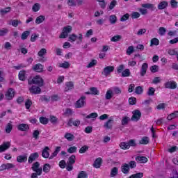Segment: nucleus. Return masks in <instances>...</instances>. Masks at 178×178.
<instances>
[{
	"label": "nucleus",
	"mask_w": 178,
	"mask_h": 178,
	"mask_svg": "<svg viewBox=\"0 0 178 178\" xmlns=\"http://www.w3.org/2000/svg\"><path fill=\"white\" fill-rule=\"evenodd\" d=\"M109 22L111 24H115L116 22H118V17L115 15H111L109 17Z\"/></svg>",
	"instance_id": "473e14b6"
},
{
	"label": "nucleus",
	"mask_w": 178,
	"mask_h": 178,
	"mask_svg": "<svg viewBox=\"0 0 178 178\" xmlns=\"http://www.w3.org/2000/svg\"><path fill=\"white\" fill-rule=\"evenodd\" d=\"M33 69L34 72H37L38 73H41V72H43L44 70V65H42V64L41 63H38L33 67Z\"/></svg>",
	"instance_id": "dca6fc26"
},
{
	"label": "nucleus",
	"mask_w": 178,
	"mask_h": 178,
	"mask_svg": "<svg viewBox=\"0 0 178 178\" xmlns=\"http://www.w3.org/2000/svg\"><path fill=\"white\" fill-rule=\"evenodd\" d=\"M88 151V146L84 145L79 149V154H84Z\"/></svg>",
	"instance_id": "3c124183"
},
{
	"label": "nucleus",
	"mask_w": 178,
	"mask_h": 178,
	"mask_svg": "<svg viewBox=\"0 0 178 178\" xmlns=\"http://www.w3.org/2000/svg\"><path fill=\"white\" fill-rule=\"evenodd\" d=\"M28 84H36V86L39 87H42V86H44V79L40 76H36L33 79L30 78L28 80Z\"/></svg>",
	"instance_id": "f257e3e1"
},
{
	"label": "nucleus",
	"mask_w": 178,
	"mask_h": 178,
	"mask_svg": "<svg viewBox=\"0 0 178 178\" xmlns=\"http://www.w3.org/2000/svg\"><path fill=\"white\" fill-rule=\"evenodd\" d=\"M29 35H30V31H25L22 33L21 38L22 40H27V37H29Z\"/></svg>",
	"instance_id": "79ce46f5"
},
{
	"label": "nucleus",
	"mask_w": 178,
	"mask_h": 178,
	"mask_svg": "<svg viewBox=\"0 0 178 178\" xmlns=\"http://www.w3.org/2000/svg\"><path fill=\"white\" fill-rule=\"evenodd\" d=\"M130 70L129 69H126L122 72V77H129L130 76Z\"/></svg>",
	"instance_id": "49530a36"
},
{
	"label": "nucleus",
	"mask_w": 178,
	"mask_h": 178,
	"mask_svg": "<svg viewBox=\"0 0 178 178\" xmlns=\"http://www.w3.org/2000/svg\"><path fill=\"white\" fill-rule=\"evenodd\" d=\"M76 40H79L77 44H81V42H83V33H79L78 36L74 33L69 35L68 41H70V42H74Z\"/></svg>",
	"instance_id": "7ed1b4c3"
},
{
	"label": "nucleus",
	"mask_w": 178,
	"mask_h": 178,
	"mask_svg": "<svg viewBox=\"0 0 178 178\" xmlns=\"http://www.w3.org/2000/svg\"><path fill=\"white\" fill-rule=\"evenodd\" d=\"M91 95H99V90L95 87L90 88Z\"/></svg>",
	"instance_id": "c756f323"
},
{
	"label": "nucleus",
	"mask_w": 178,
	"mask_h": 178,
	"mask_svg": "<svg viewBox=\"0 0 178 178\" xmlns=\"http://www.w3.org/2000/svg\"><path fill=\"white\" fill-rule=\"evenodd\" d=\"M143 87L141 86H137L135 89V92L136 94L140 95V94H143Z\"/></svg>",
	"instance_id": "bf43d9fd"
},
{
	"label": "nucleus",
	"mask_w": 178,
	"mask_h": 178,
	"mask_svg": "<svg viewBox=\"0 0 178 178\" xmlns=\"http://www.w3.org/2000/svg\"><path fill=\"white\" fill-rule=\"evenodd\" d=\"M113 97V91L107 90L105 96L106 99H111Z\"/></svg>",
	"instance_id": "58836bf2"
},
{
	"label": "nucleus",
	"mask_w": 178,
	"mask_h": 178,
	"mask_svg": "<svg viewBox=\"0 0 178 178\" xmlns=\"http://www.w3.org/2000/svg\"><path fill=\"white\" fill-rule=\"evenodd\" d=\"M121 172L124 173V175H127L130 172V165L127 163H124L121 166Z\"/></svg>",
	"instance_id": "f3484780"
},
{
	"label": "nucleus",
	"mask_w": 178,
	"mask_h": 178,
	"mask_svg": "<svg viewBox=\"0 0 178 178\" xmlns=\"http://www.w3.org/2000/svg\"><path fill=\"white\" fill-rule=\"evenodd\" d=\"M40 122L42 124H48V118L44 117L40 118Z\"/></svg>",
	"instance_id": "6e6d98bb"
},
{
	"label": "nucleus",
	"mask_w": 178,
	"mask_h": 178,
	"mask_svg": "<svg viewBox=\"0 0 178 178\" xmlns=\"http://www.w3.org/2000/svg\"><path fill=\"white\" fill-rule=\"evenodd\" d=\"M168 5H169V3H168V1H161L158 5V10H162L163 9H166Z\"/></svg>",
	"instance_id": "5701e85b"
},
{
	"label": "nucleus",
	"mask_w": 178,
	"mask_h": 178,
	"mask_svg": "<svg viewBox=\"0 0 178 178\" xmlns=\"http://www.w3.org/2000/svg\"><path fill=\"white\" fill-rule=\"evenodd\" d=\"M159 35H165L166 34V29L165 27H160L159 29Z\"/></svg>",
	"instance_id": "8fccbe9b"
},
{
	"label": "nucleus",
	"mask_w": 178,
	"mask_h": 178,
	"mask_svg": "<svg viewBox=\"0 0 178 178\" xmlns=\"http://www.w3.org/2000/svg\"><path fill=\"white\" fill-rule=\"evenodd\" d=\"M38 156H40V155L38 152L31 154L28 159L29 163H33L35 159H38Z\"/></svg>",
	"instance_id": "9b49d317"
},
{
	"label": "nucleus",
	"mask_w": 178,
	"mask_h": 178,
	"mask_svg": "<svg viewBox=\"0 0 178 178\" xmlns=\"http://www.w3.org/2000/svg\"><path fill=\"white\" fill-rule=\"evenodd\" d=\"M88 177V175H87V172L86 171H81L79 175L77 178H87Z\"/></svg>",
	"instance_id": "c03bdc74"
},
{
	"label": "nucleus",
	"mask_w": 178,
	"mask_h": 178,
	"mask_svg": "<svg viewBox=\"0 0 178 178\" xmlns=\"http://www.w3.org/2000/svg\"><path fill=\"white\" fill-rule=\"evenodd\" d=\"M18 76L19 79L21 80V81H24L27 79V76H26V71H20L19 72Z\"/></svg>",
	"instance_id": "bb28decb"
},
{
	"label": "nucleus",
	"mask_w": 178,
	"mask_h": 178,
	"mask_svg": "<svg viewBox=\"0 0 178 178\" xmlns=\"http://www.w3.org/2000/svg\"><path fill=\"white\" fill-rule=\"evenodd\" d=\"M113 94H117V95H119V94H122V90H120L119 88L118 87H114L113 88Z\"/></svg>",
	"instance_id": "680f3d73"
},
{
	"label": "nucleus",
	"mask_w": 178,
	"mask_h": 178,
	"mask_svg": "<svg viewBox=\"0 0 178 178\" xmlns=\"http://www.w3.org/2000/svg\"><path fill=\"white\" fill-rule=\"evenodd\" d=\"M130 17V15L129 13H127L124 15L121 18H120V22H126V20H128V19Z\"/></svg>",
	"instance_id": "e2e57ef3"
},
{
	"label": "nucleus",
	"mask_w": 178,
	"mask_h": 178,
	"mask_svg": "<svg viewBox=\"0 0 178 178\" xmlns=\"http://www.w3.org/2000/svg\"><path fill=\"white\" fill-rule=\"evenodd\" d=\"M42 156L43 158H49V147H45L44 149L42 152Z\"/></svg>",
	"instance_id": "393cba45"
},
{
	"label": "nucleus",
	"mask_w": 178,
	"mask_h": 178,
	"mask_svg": "<svg viewBox=\"0 0 178 178\" xmlns=\"http://www.w3.org/2000/svg\"><path fill=\"white\" fill-rule=\"evenodd\" d=\"M98 118V113H92L86 117V119H97Z\"/></svg>",
	"instance_id": "a19ab883"
},
{
	"label": "nucleus",
	"mask_w": 178,
	"mask_h": 178,
	"mask_svg": "<svg viewBox=\"0 0 178 178\" xmlns=\"http://www.w3.org/2000/svg\"><path fill=\"white\" fill-rule=\"evenodd\" d=\"M113 70H115V67L113 66H107L106 67H104L103 72H102V74H103V76H109V74H111L112 73V72H113Z\"/></svg>",
	"instance_id": "6e6552de"
},
{
	"label": "nucleus",
	"mask_w": 178,
	"mask_h": 178,
	"mask_svg": "<svg viewBox=\"0 0 178 178\" xmlns=\"http://www.w3.org/2000/svg\"><path fill=\"white\" fill-rule=\"evenodd\" d=\"M64 137L68 141H73L74 140V135L70 133H66Z\"/></svg>",
	"instance_id": "2f4dec72"
},
{
	"label": "nucleus",
	"mask_w": 178,
	"mask_h": 178,
	"mask_svg": "<svg viewBox=\"0 0 178 178\" xmlns=\"http://www.w3.org/2000/svg\"><path fill=\"white\" fill-rule=\"evenodd\" d=\"M74 88V84L72 81H69L65 83V92H67L70 90H73Z\"/></svg>",
	"instance_id": "6ab92c4d"
},
{
	"label": "nucleus",
	"mask_w": 178,
	"mask_h": 178,
	"mask_svg": "<svg viewBox=\"0 0 178 178\" xmlns=\"http://www.w3.org/2000/svg\"><path fill=\"white\" fill-rule=\"evenodd\" d=\"M118 173H119V168H118L117 167H114L111 169L110 176L111 177H115L118 175Z\"/></svg>",
	"instance_id": "cd10ccee"
},
{
	"label": "nucleus",
	"mask_w": 178,
	"mask_h": 178,
	"mask_svg": "<svg viewBox=\"0 0 178 178\" xmlns=\"http://www.w3.org/2000/svg\"><path fill=\"white\" fill-rule=\"evenodd\" d=\"M49 170H51V165L48 163L44 164L43 166V172H44V173H48Z\"/></svg>",
	"instance_id": "37998d69"
},
{
	"label": "nucleus",
	"mask_w": 178,
	"mask_h": 178,
	"mask_svg": "<svg viewBox=\"0 0 178 178\" xmlns=\"http://www.w3.org/2000/svg\"><path fill=\"white\" fill-rule=\"evenodd\" d=\"M59 99H60V97H59V95H51V100L53 102L59 101Z\"/></svg>",
	"instance_id": "69168bd1"
},
{
	"label": "nucleus",
	"mask_w": 178,
	"mask_h": 178,
	"mask_svg": "<svg viewBox=\"0 0 178 178\" xmlns=\"http://www.w3.org/2000/svg\"><path fill=\"white\" fill-rule=\"evenodd\" d=\"M113 117H110L108 120L104 123V127H105V129H111L113 127Z\"/></svg>",
	"instance_id": "4468645a"
},
{
	"label": "nucleus",
	"mask_w": 178,
	"mask_h": 178,
	"mask_svg": "<svg viewBox=\"0 0 178 178\" xmlns=\"http://www.w3.org/2000/svg\"><path fill=\"white\" fill-rule=\"evenodd\" d=\"M101 165H102V159L101 157L97 158L93 164L94 168L97 169L101 168Z\"/></svg>",
	"instance_id": "b1692460"
},
{
	"label": "nucleus",
	"mask_w": 178,
	"mask_h": 178,
	"mask_svg": "<svg viewBox=\"0 0 178 178\" xmlns=\"http://www.w3.org/2000/svg\"><path fill=\"white\" fill-rule=\"evenodd\" d=\"M86 96H81V98L76 102L74 104L75 108H84L86 104Z\"/></svg>",
	"instance_id": "39448f33"
},
{
	"label": "nucleus",
	"mask_w": 178,
	"mask_h": 178,
	"mask_svg": "<svg viewBox=\"0 0 178 178\" xmlns=\"http://www.w3.org/2000/svg\"><path fill=\"white\" fill-rule=\"evenodd\" d=\"M12 129H13V126L12 125V124L8 123L6 127V133H7V134H9V133L12 131Z\"/></svg>",
	"instance_id": "de8ad7c7"
},
{
	"label": "nucleus",
	"mask_w": 178,
	"mask_h": 178,
	"mask_svg": "<svg viewBox=\"0 0 178 178\" xmlns=\"http://www.w3.org/2000/svg\"><path fill=\"white\" fill-rule=\"evenodd\" d=\"M177 115H176V111H175L174 113L170 114L168 117L167 119L168 120H172V119H176Z\"/></svg>",
	"instance_id": "13d9d810"
},
{
	"label": "nucleus",
	"mask_w": 178,
	"mask_h": 178,
	"mask_svg": "<svg viewBox=\"0 0 178 178\" xmlns=\"http://www.w3.org/2000/svg\"><path fill=\"white\" fill-rule=\"evenodd\" d=\"M134 52V47L129 46L127 49V55H131Z\"/></svg>",
	"instance_id": "5fc2aeb1"
},
{
	"label": "nucleus",
	"mask_w": 178,
	"mask_h": 178,
	"mask_svg": "<svg viewBox=\"0 0 178 178\" xmlns=\"http://www.w3.org/2000/svg\"><path fill=\"white\" fill-rule=\"evenodd\" d=\"M15 97V91L13 89L10 88L6 93V98L8 100L12 99Z\"/></svg>",
	"instance_id": "a211bd4d"
},
{
	"label": "nucleus",
	"mask_w": 178,
	"mask_h": 178,
	"mask_svg": "<svg viewBox=\"0 0 178 178\" xmlns=\"http://www.w3.org/2000/svg\"><path fill=\"white\" fill-rule=\"evenodd\" d=\"M152 73H156L159 70V67L158 65H153L150 67Z\"/></svg>",
	"instance_id": "052dcab7"
},
{
	"label": "nucleus",
	"mask_w": 178,
	"mask_h": 178,
	"mask_svg": "<svg viewBox=\"0 0 178 178\" xmlns=\"http://www.w3.org/2000/svg\"><path fill=\"white\" fill-rule=\"evenodd\" d=\"M9 148H10V143L4 142L1 145H0V152H4V151L9 149Z\"/></svg>",
	"instance_id": "ddd939ff"
},
{
	"label": "nucleus",
	"mask_w": 178,
	"mask_h": 178,
	"mask_svg": "<svg viewBox=\"0 0 178 178\" xmlns=\"http://www.w3.org/2000/svg\"><path fill=\"white\" fill-rule=\"evenodd\" d=\"M116 5H118V1L116 0H113L110 3V5L108 6V9L110 10H112V9H113V8H115V6H116Z\"/></svg>",
	"instance_id": "a18cd8bd"
},
{
	"label": "nucleus",
	"mask_w": 178,
	"mask_h": 178,
	"mask_svg": "<svg viewBox=\"0 0 178 178\" xmlns=\"http://www.w3.org/2000/svg\"><path fill=\"white\" fill-rule=\"evenodd\" d=\"M17 129L20 131H27V130L30 129V127H29V124H20L18 125Z\"/></svg>",
	"instance_id": "4be33fe9"
},
{
	"label": "nucleus",
	"mask_w": 178,
	"mask_h": 178,
	"mask_svg": "<svg viewBox=\"0 0 178 178\" xmlns=\"http://www.w3.org/2000/svg\"><path fill=\"white\" fill-rule=\"evenodd\" d=\"M33 12H38L40 10V3H36L33 5L32 8Z\"/></svg>",
	"instance_id": "0e129e2a"
},
{
	"label": "nucleus",
	"mask_w": 178,
	"mask_h": 178,
	"mask_svg": "<svg viewBox=\"0 0 178 178\" xmlns=\"http://www.w3.org/2000/svg\"><path fill=\"white\" fill-rule=\"evenodd\" d=\"M13 168H15V165H13V163H4L0 166V172H3L4 170H9V169H13Z\"/></svg>",
	"instance_id": "1a4fd4ad"
},
{
	"label": "nucleus",
	"mask_w": 178,
	"mask_h": 178,
	"mask_svg": "<svg viewBox=\"0 0 178 178\" xmlns=\"http://www.w3.org/2000/svg\"><path fill=\"white\" fill-rule=\"evenodd\" d=\"M143 177H144V173L138 172L136 174H134L131 175L129 178H143Z\"/></svg>",
	"instance_id": "4c0bfd02"
},
{
	"label": "nucleus",
	"mask_w": 178,
	"mask_h": 178,
	"mask_svg": "<svg viewBox=\"0 0 178 178\" xmlns=\"http://www.w3.org/2000/svg\"><path fill=\"white\" fill-rule=\"evenodd\" d=\"M136 161L139 163H147V162H148V159L143 156H138L136 157Z\"/></svg>",
	"instance_id": "412c9836"
},
{
	"label": "nucleus",
	"mask_w": 178,
	"mask_h": 178,
	"mask_svg": "<svg viewBox=\"0 0 178 178\" xmlns=\"http://www.w3.org/2000/svg\"><path fill=\"white\" fill-rule=\"evenodd\" d=\"M120 148H122V149H129V148H130L129 143H126V142H122L120 144Z\"/></svg>",
	"instance_id": "ea45409f"
},
{
	"label": "nucleus",
	"mask_w": 178,
	"mask_h": 178,
	"mask_svg": "<svg viewBox=\"0 0 178 178\" xmlns=\"http://www.w3.org/2000/svg\"><path fill=\"white\" fill-rule=\"evenodd\" d=\"M45 54H47V49L43 48L38 53V56L42 57Z\"/></svg>",
	"instance_id": "338daca9"
},
{
	"label": "nucleus",
	"mask_w": 178,
	"mask_h": 178,
	"mask_svg": "<svg viewBox=\"0 0 178 178\" xmlns=\"http://www.w3.org/2000/svg\"><path fill=\"white\" fill-rule=\"evenodd\" d=\"M17 162H19V163L27 162V154L18 156L17 157Z\"/></svg>",
	"instance_id": "aec40b11"
},
{
	"label": "nucleus",
	"mask_w": 178,
	"mask_h": 178,
	"mask_svg": "<svg viewBox=\"0 0 178 178\" xmlns=\"http://www.w3.org/2000/svg\"><path fill=\"white\" fill-rule=\"evenodd\" d=\"M140 13L138 12H133L131 14V19H138V17H140Z\"/></svg>",
	"instance_id": "603ef678"
},
{
	"label": "nucleus",
	"mask_w": 178,
	"mask_h": 178,
	"mask_svg": "<svg viewBox=\"0 0 178 178\" xmlns=\"http://www.w3.org/2000/svg\"><path fill=\"white\" fill-rule=\"evenodd\" d=\"M165 87L170 90H176L177 88V83L175 81H168L165 83Z\"/></svg>",
	"instance_id": "9d476101"
},
{
	"label": "nucleus",
	"mask_w": 178,
	"mask_h": 178,
	"mask_svg": "<svg viewBox=\"0 0 178 178\" xmlns=\"http://www.w3.org/2000/svg\"><path fill=\"white\" fill-rule=\"evenodd\" d=\"M60 147H56L55 151L51 154V155L49 156V159H54L56 155H58V153L60 152Z\"/></svg>",
	"instance_id": "c85d7f7f"
},
{
	"label": "nucleus",
	"mask_w": 178,
	"mask_h": 178,
	"mask_svg": "<svg viewBox=\"0 0 178 178\" xmlns=\"http://www.w3.org/2000/svg\"><path fill=\"white\" fill-rule=\"evenodd\" d=\"M31 105H33V102H31V100H30V99H26V101L25 102L26 108L30 109V106H31Z\"/></svg>",
	"instance_id": "864d4df0"
},
{
	"label": "nucleus",
	"mask_w": 178,
	"mask_h": 178,
	"mask_svg": "<svg viewBox=\"0 0 178 178\" xmlns=\"http://www.w3.org/2000/svg\"><path fill=\"white\" fill-rule=\"evenodd\" d=\"M147 95H149V96L155 95V88H149V90L147 91Z\"/></svg>",
	"instance_id": "4d7b16f0"
},
{
	"label": "nucleus",
	"mask_w": 178,
	"mask_h": 178,
	"mask_svg": "<svg viewBox=\"0 0 178 178\" xmlns=\"http://www.w3.org/2000/svg\"><path fill=\"white\" fill-rule=\"evenodd\" d=\"M29 91L31 94H40L41 88L36 86H33L29 88Z\"/></svg>",
	"instance_id": "f8f14e48"
},
{
	"label": "nucleus",
	"mask_w": 178,
	"mask_h": 178,
	"mask_svg": "<svg viewBox=\"0 0 178 178\" xmlns=\"http://www.w3.org/2000/svg\"><path fill=\"white\" fill-rule=\"evenodd\" d=\"M147 69H148V63H144L142 65V67L140 69V76H142V77H144V76H145V74H147Z\"/></svg>",
	"instance_id": "2eb2a0df"
},
{
	"label": "nucleus",
	"mask_w": 178,
	"mask_h": 178,
	"mask_svg": "<svg viewBox=\"0 0 178 178\" xmlns=\"http://www.w3.org/2000/svg\"><path fill=\"white\" fill-rule=\"evenodd\" d=\"M141 6L142 8H145V9H151L152 10H155V9H156L155 5L151 3H143Z\"/></svg>",
	"instance_id": "a878e982"
},
{
	"label": "nucleus",
	"mask_w": 178,
	"mask_h": 178,
	"mask_svg": "<svg viewBox=\"0 0 178 178\" xmlns=\"http://www.w3.org/2000/svg\"><path fill=\"white\" fill-rule=\"evenodd\" d=\"M9 33V29L6 28H3L0 29V37H4V35H6Z\"/></svg>",
	"instance_id": "e433bc0d"
},
{
	"label": "nucleus",
	"mask_w": 178,
	"mask_h": 178,
	"mask_svg": "<svg viewBox=\"0 0 178 178\" xmlns=\"http://www.w3.org/2000/svg\"><path fill=\"white\" fill-rule=\"evenodd\" d=\"M11 8L10 7H7L5 8H1L0 10V13L2 16H3L4 15H6V13H9V12H10L11 10Z\"/></svg>",
	"instance_id": "7c9ffc66"
},
{
	"label": "nucleus",
	"mask_w": 178,
	"mask_h": 178,
	"mask_svg": "<svg viewBox=\"0 0 178 178\" xmlns=\"http://www.w3.org/2000/svg\"><path fill=\"white\" fill-rule=\"evenodd\" d=\"M67 152H69V154H74V152H76L77 151V147L76 146L71 147L69 149H67Z\"/></svg>",
	"instance_id": "09e8293b"
},
{
	"label": "nucleus",
	"mask_w": 178,
	"mask_h": 178,
	"mask_svg": "<svg viewBox=\"0 0 178 178\" xmlns=\"http://www.w3.org/2000/svg\"><path fill=\"white\" fill-rule=\"evenodd\" d=\"M154 45L158 46L159 45V40L156 38H154L150 41V47H152Z\"/></svg>",
	"instance_id": "c9c22d12"
},
{
	"label": "nucleus",
	"mask_w": 178,
	"mask_h": 178,
	"mask_svg": "<svg viewBox=\"0 0 178 178\" xmlns=\"http://www.w3.org/2000/svg\"><path fill=\"white\" fill-rule=\"evenodd\" d=\"M32 170H33V172H36L38 176H41L42 174V168H40V163L38 161L33 163Z\"/></svg>",
	"instance_id": "423d86ee"
},
{
	"label": "nucleus",
	"mask_w": 178,
	"mask_h": 178,
	"mask_svg": "<svg viewBox=\"0 0 178 178\" xmlns=\"http://www.w3.org/2000/svg\"><path fill=\"white\" fill-rule=\"evenodd\" d=\"M133 115L131 117V120L133 122H138L140 119L141 118V112L139 111V110H135L132 112Z\"/></svg>",
	"instance_id": "0eeeda50"
},
{
	"label": "nucleus",
	"mask_w": 178,
	"mask_h": 178,
	"mask_svg": "<svg viewBox=\"0 0 178 178\" xmlns=\"http://www.w3.org/2000/svg\"><path fill=\"white\" fill-rule=\"evenodd\" d=\"M76 163V156L72 154L69 157L68 161H67L66 169L68 172H72L73 170V165Z\"/></svg>",
	"instance_id": "f03ea898"
},
{
	"label": "nucleus",
	"mask_w": 178,
	"mask_h": 178,
	"mask_svg": "<svg viewBox=\"0 0 178 178\" xmlns=\"http://www.w3.org/2000/svg\"><path fill=\"white\" fill-rule=\"evenodd\" d=\"M45 20V16L44 15H40L38 17L35 19L36 24H40V23H42Z\"/></svg>",
	"instance_id": "72a5a7b5"
},
{
	"label": "nucleus",
	"mask_w": 178,
	"mask_h": 178,
	"mask_svg": "<svg viewBox=\"0 0 178 178\" xmlns=\"http://www.w3.org/2000/svg\"><path fill=\"white\" fill-rule=\"evenodd\" d=\"M148 143H149V138L147 136H144L139 142L140 144L143 145H146Z\"/></svg>",
	"instance_id": "f704fd0d"
},
{
	"label": "nucleus",
	"mask_w": 178,
	"mask_h": 178,
	"mask_svg": "<svg viewBox=\"0 0 178 178\" xmlns=\"http://www.w3.org/2000/svg\"><path fill=\"white\" fill-rule=\"evenodd\" d=\"M72 30H73V27H72L70 25L64 26L62 33L59 36V38H66L67 35H69V33H72Z\"/></svg>",
	"instance_id": "20e7f679"
},
{
	"label": "nucleus",
	"mask_w": 178,
	"mask_h": 178,
	"mask_svg": "<svg viewBox=\"0 0 178 178\" xmlns=\"http://www.w3.org/2000/svg\"><path fill=\"white\" fill-rule=\"evenodd\" d=\"M67 5L69 6H76L77 3L74 0H68Z\"/></svg>",
	"instance_id": "774afa93"
}]
</instances>
